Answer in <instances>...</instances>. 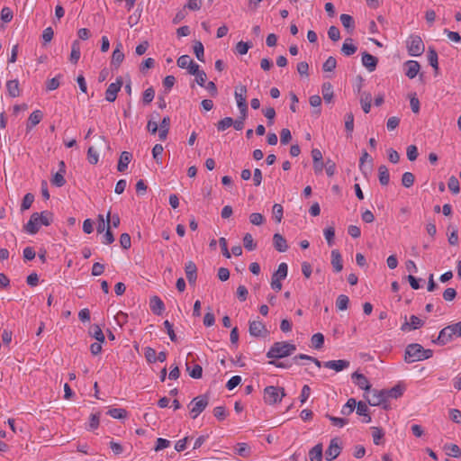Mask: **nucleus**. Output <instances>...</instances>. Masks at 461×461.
<instances>
[{
	"label": "nucleus",
	"instance_id": "obj_46",
	"mask_svg": "<svg viewBox=\"0 0 461 461\" xmlns=\"http://www.w3.org/2000/svg\"><path fill=\"white\" fill-rule=\"evenodd\" d=\"M114 241V236L113 233L111 230L110 227V211L108 212V228L105 230V233L103 236V243L109 245L112 244Z\"/></svg>",
	"mask_w": 461,
	"mask_h": 461
},
{
	"label": "nucleus",
	"instance_id": "obj_38",
	"mask_svg": "<svg viewBox=\"0 0 461 461\" xmlns=\"http://www.w3.org/2000/svg\"><path fill=\"white\" fill-rule=\"evenodd\" d=\"M356 405L357 401L354 398H349L346 404L343 405L340 411L341 414L345 416L351 414L354 411Z\"/></svg>",
	"mask_w": 461,
	"mask_h": 461
},
{
	"label": "nucleus",
	"instance_id": "obj_56",
	"mask_svg": "<svg viewBox=\"0 0 461 461\" xmlns=\"http://www.w3.org/2000/svg\"><path fill=\"white\" fill-rule=\"evenodd\" d=\"M155 97V90L153 87H149L143 92L142 102L144 104H150Z\"/></svg>",
	"mask_w": 461,
	"mask_h": 461
},
{
	"label": "nucleus",
	"instance_id": "obj_17",
	"mask_svg": "<svg viewBox=\"0 0 461 461\" xmlns=\"http://www.w3.org/2000/svg\"><path fill=\"white\" fill-rule=\"evenodd\" d=\"M349 365V361L345 359L330 360L323 363L324 367L335 370L336 372H340L348 368Z\"/></svg>",
	"mask_w": 461,
	"mask_h": 461
},
{
	"label": "nucleus",
	"instance_id": "obj_64",
	"mask_svg": "<svg viewBox=\"0 0 461 461\" xmlns=\"http://www.w3.org/2000/svg\"><path fill=\"white\" fill-rule=\"evenodd\" d=\"M292 140L291 131L289 129L284 128L280 131V142L283 145L288 144Z\"/></svg>",
	"mask_w": 461,
	"mask_h": 461
},
{
	"label": "nucleus",
	"instance_id": "obj_59",
	"mask_svg": "<svg viewBox=\"0 0 461 461\" xmlns=\"http://www.w3.org/2000/svg\"><path fill=\"white\" fill-rule=\"evenodd\" d=\"M144 356L148 363L152 364L157 361V352L150 347L145 348Z\"/></svg>",
	"mask_w": 461,
	"mask_h": 461
},
{
	"label": "nucleus",
	"instance_id": "obj_25",
	"mask_svg": "<svg viewBox=\"0 0 461 461\" xmlns=\"http://www.w3.org/2000/svg\"><path fill=\"white\" fill-rule=\"evenodd\" d=\"M247 87L245 86H239L235 88L234 95L237 101L238 107L248 104L246 101Z\"/></svg>",
	"mask_w": 461,
	"mask_h": 461
},
{
	"label": "nucleus",
	"instance_id": "obj_45",
	"mask_svg": "<svg viewBox=\"0 0 461 461\" xmlns=\"http://www.w3.org/2000/svg\"><path fill=\"white\" fill-rule=\"evenodd\" d=\"M107 414L113 419H124L127 416V411L122 408H113L107 411Z\"/></svg>",
	"mask_w": 461,
	"mask_h": 461
},
{
	"label": "nucleus",
	"instance_id": "obj_26",
	"mask_svg": "<svg viewBox=\"0 0 461 461\" xmlns=\"http://www.w3.org/2000/svg\"><path fill=\"white\" fill-rule=\"evenodd\" d=\"M170 129V118L169 116H165L160 122L158 137L160 140H165L167 137L168 131Z\"/></svg>",
	"mask_w": 461,
	"mask_h": 461
},
{
	"label": "nucleus",
	"instance_id": "obj_57",
	"mask_svg": "<svg viewBox=\"0 0 461 461\" xmlns=\"http://www.w3.org/2000/svg\"><path fill=\"white\" fill-rule=\"evenodd\" d=\"M272 212H273V216H274L275 220L277 222H281V221L283 219V214H284L283 206L279 203H275L272 208Z\"/></svg>",
	"mask_w": 461,
	"mask_h": 461
},
{
	"label": "nucleus",
	"instance_id": "obj_37",
	"mask_svg": "<svg viewBox=\"0 0 461 461\" xmlns=\"http://www.w3.org/2000/svg\"><path fill=\"white\" fill-rule=\"evenodd\" d=\"M372 95L370 93H364L360 104L365 113H368L371 109Z\"/></svg>",
	"mask_w": 461,
	"mask_h": 461
},
{
	"label": "nucleus",
	"instance_id": "obj_60",
	"mask_svg": "<svg viewBox=\"0 0 461 461\" xmlns=\"http://www.w3.org/2000/svg\"><path fill=\"white\" fill-rule=\"evenodd\" d=\"M62 77V75H58L57 77L51 78V79H49L47 82H46V88L48 91H53V90H56L60 83H59V78Z\"/></svg>",
	"mask_w": 461,
	"mask_h": 461
},
{
	"label": "nucleus",
	"instance_id": "obj_21",
	"mask_svg": "<svg viewBox=\"0 0 461 461\" xmlns=\"http://www.w3.org/2000/svg\"><path fill=\"white\" fill-rule=\"evenodd\" d=\"M404 66L406 68L405 75L410 79L416 77L420 69V65L416 60H408L404 63Z\"/></svg>",
	"mask_w": 461,
	"mask_h": 461
},
{
	"label": "nucleus",
	"instance_id": "obj_34",
	"mask_svg": "<svg viewBox=\"0 0 461 461\" xmlns=\"http://www.w3.org/2000/svg\"><path fill=\"white\" fill-rule=\"evenodd\" d=\"M379 182L382 185H387L390 181L389 170L386 166L381 165L378 167Z\"/></svg>",
	"mask_w": 461,
	"mask_h": 461
},
{
	"label": "nucleus",
	"instance_id": "obj_22",
	"mask_svg": "<svg viewBox=\"0 0 461 461\" xmlns=\"http://www.w3.org/2000/svg\"><path fill=\"white\" fill-rule=\"evenodd\" d=\"M273 245L278 252H285L288 249L287 241L280 233L274 234Z\"/></svg>",
	"mask_w": 461,
	"mask_h": 461
},
{
	"label": "nucleus",
	"instance_id": "obj_12",
	"mask_svg": "<svg viewBox=\"0 0 461 461\" xmlns=\"http://www.w3.org/2000/svg\"><path fill=\"white\" fill-rule=\"evenodd\" d=\"M341 447L339 444V438H334L330 440V446L325 451V457L328 461H332L335 458H337L340 452H341Z\"/></svg>",
	"mask_w": 461,
	"mask_h": 461
},
{
	"label": "nucleus",
	"instance_id": "obj_2",
	"mask_svg": "<svg viewBox=\"0 0 461 461\" xmlns=\"http://www.w3.org/2000/svg\"><path fill=\"white\" fill-rule=\"evenodd\" d=\"M53 221V213L50 211L41 212H33L28 222L23 226V230L29 234H36L41 226H49Z\"/></svg>",
	"mask_w": 461,
	"mask_h": 461
},
{
	"label": "nucleus",
	"instance_id": "obj_7",
	"mask_svg": "<svg viewBox=\"0 0 461 461\" xmlns=\"http://www.w3.org/2000/svg\"><path fill=\"white\" fill-rule=\"evenodd\" d=\"M285 396V393L283 387L270 385L264 389V401L267 404L280 402Z\"/></svg>",
	"mask_w": 461,
	"mask_h": 461
},
{
	"label": "nucleus",
	"instance_id": "obj_29",
	"mask_svg": "<svg viewBox=\"0 0 461 461\" xmlns=\"http://www.w3.org/2000/svg\"><path fill=\"white\" fill-rule=\"evenodd\" d=\"M331 265L335 272H340L343 268L342 258L338 249L331 251Z\"/></svg>",
	"mask_w": 461,
	"mask_h": 461
},
{
	"label": "nucleus",
	"instance_id": "obj_63",
	"mask_svg": "<svg viewBox=\"0 0 461 461\" xmlns=\"http://www.w3.org/2000/svg\"><path fill=\"white\" fill-rule=\"evenodd\" d=\"M263 114L267 119V125L271 126L274 123V119L276 117V111L273 107H268L262 110Z\"/></svg>",
	"mask_w": 461,
	"mask_h": 461
},
{
	"label": "nucleus",
	"instance_id": "obj_10",
	"mask_svg": "<svg viewBox=\"0 0 461 461\" xmlns=\"http://www.w3.org/2000/svg\"><path fill=\"white\" fill-rule=\"evenodd\" d=\"M249 332L250 336L255 338H266L269 334L266 325L258 320L249 321Z\"/></svg>",
	"mask_w": 461,
	"mask_h": 461
},
{
	"label": "nucleus",
	"instance_id": "obj_41",
	"mask_svg": "<svg viewBox=\"0 0 461 461\" xmlns=\"http://www.w3.org/2000/svg\"><path fill=\"white\" fill-rule=\"evenodd\" d=\"M311 342H312V346L315 348V349H320L323 347V344H324V336L322 333H315L312 335V339H311Z\"/></svg>",
	"mask_w": 461,
	"mask_h": 461
},
{
	"label": "nucleus",
	"instance_id": "obj_4",
	"mask_svg": "<svg viewBox=\"0 0 461 461\" xmlns=\"http://www.w3.org/2000/svg\"><path fill=\"white\" fill-rule=\"evenodd\" d=\"M455 337L461 338V321L443 328L437 339H433L432 342L439 346H445L451 342Z\"/></svg>",
	"mask_w": 461,
	"mask_h": 461
},
{
	"label": "nucleus",
	"instance_id": "obj_20",
	"mask_svg": "<svg viewBox=\"0 0 461 461\" xmlns=\"http://www.w3.org/2000/svg\"><path fill=\"white\" fill-rule=\"evenodd\" d=\"M149 307L152 312L158 316L161 315L165 311V304L163 301L157 295L150 298Z\"/></svg>",
	"mask_w": 461,
	"mask_h": 461
},
{
	"label": "nucleus",
	"instance_id": "obj_54",
	"mask_svg": "<svg viewBox=\"0 0 461 461\" xmlns=\"http://www.w3.org/2000/svg\"><path fill=\"white\" fill-rule=\"evenodd\" d=\"M414 181H415V176L412 173H411V172L403 173V175L402 176V185L404 187H406V188L411 187L414 184Z\"/></svg>",
	"mask_w": 461,
	"mask_h": 461
},
{
	"label": "nucleus",
	"instance_id": "obj_61",
	"mask_svg": "<svg viewBox=\"0 0 461 461\" xmlns=\"http://www.w3.org/2000/svg\"><path fill=\"white\" fill-rule=\"evenodd\" d=\"M100 423V414L95 413L90 415L89 423L87 429L88 430H94L98 428Z\"/></svg>",
	"mask_w": 461,
	"mask_h": 461
},
{
	"label": "nucleus",
	"instance_id": "obj_1",
	"mask_svg": "<svg viewBox=\"0 0 461 461\" xmlns=\"http://www.w3.org/2000/svg\"><path fill=\"white\" fill-rule=\"evenodd\" d=\"M404 385H402V384H397L391 389H372V391H370V395L365 394L364 396L371 406L383 405V408L384 410H387V400L389 398L397 399L401 397L404 392Z\"/></svg>",
	"mask_w": 461,
	"mask_h": 461
},
{
	"label": "nucleus",
	"instance_id": "obj_13",
	"mask_svg": "<svg viewBox=\"0 0 461 461\" xmlns=\"http://www.w3.org/2000/svg\"><path fill=\"white\" fill-rule=\"evenodd\" d=\"M351 377L354 380L356 385H357L360 389L366 391V393H367V395H370V391H372L371 384L368 379L363 374L354 372Z\"/></svg>",
	"mask_w": 461,
	"mask_h": 461
},
{
	"label": "nucleus",
	"instance_id": "obj_50",
	"mask_svg": "<svg viewBox=\"0 0 461 461\" xmlns=\"http://www.w3.org/2000/svg\"><path fill=\"white\" fill-rule=\"evenodd\" d=\"M233 122H234V120L231 117H225L217 122V124H216L217 130L219 131H223L226 129H228L229 127H230Z\"/></svg>",
	"mask_w": 461,
	"mask_h": 461
},
{
	"label": "nucleus",
	"instance_id": "obj_6",
	"mask_svg": "<svg viewBox=\"0 0 461 461\" xmlns=\"http://www.w3.org/2000/svg\"><path fill=\"white\" fill-rule=\"evenodd\" d=\"M208 404V394L204 393L194 397L188 405V407H190L191 418L194 420L196 419L198 415H200L205 410Z\"/></svg>",
	"mask_w": 461,
	"mask_h": 461
},
{
	"label": "nucleus",
	"instance_id": "obj_23",
	"mask_svg": "<svg viewBox=\"0 0 461 461\" xmlns=\"http://www.w3.org/2000/svg\"><path fill=\"white\" fill-rule=\"evenodd\" d=\"M343 27L347 30L349 34H352L355 31V20L354 18L347 14H342L339 17Z\"/></svg>",
	"mask_w": 461,
	"mask_h": 461
},
{
	"label": "nucleus",
	"instance_id": "obj_36",
	"mask_svg": "<svg viewBox=\"0 0 461 461\" xmlns=\"http://www.w3.org/2000/svg\"><path fill=\"white\" fill-rule=\"evenodd\" d=\"M371 429L374 444L377 446L383 444L382 439L384 437V432L383 429L379 427H372Z\"/></svg>",
	"mask_w": 461,
	"mask_h": 461
},
{
	"label": "nucleus",
	"instance_id": "obj_44",
	"mask_svg": "<svg viewBox=\"0 0 461 461\" xmlns=\"http://www.w3.org/2000/svg\"><path fill=\"white\" fill-rule=\"evenodd\" d=\"M252 46L253 44L251 41H240L236 44V51L240 55H245Z\"/></svg>",
	"mask_w": 461,
	"mask_h": 461
},
{
	"label": "nucleus",
	"instance_id": "obj_31",
	"mask_svg": "<svg viewBox=\"0 0 461 461\" xmlns=\"http://www.w3.org/2000/svg\"><path fill=\"white\" fill-rule=\"evenodd\" d=\"M6 89L8 95L11 97H17L21 95V90L19 87V81L17 79L9 80L6 82Z\"/></svg>",
	"mask_w": 461,
	"mask_h": 461
},
{
	"label": "nucleus",
	"instance_id": "obj_27",
	"mask_svg": "<svg viewBox=\"0 0 461 461\" xmlns=\"http://www.w3.org/2000/svg\"><path fill=\"white\" fill-rule=\"evenodd\" d=\"M427 58L429 64L434 68L435 74H438V53L435 48L429 46L427 51Z\"/></svg>",
	"mask_w": 461,
	"mask_h": 461
},
{
	"label": "nucleus",
	"instance_id": "obj_48",
	"mask_svg": "<svg viewBox=\"0 0 461 461\" xmlns=\"http://www.w3.org/2000/svg\"><path fill=\"white\" fill-rule=\"evenodd\" d=\"M349 299L345 294H340L336 300V307L339 311H345L348 309Z\"/></svg>",
	"mask_w": 461,
	"mask_h": 461
},
{
	"label": "nucleus",
	"instance_id": "obj_33",
	"mask_svg": "<svg viewBox=\"0 0 461 461\" xmlns=\"http://www.w3.org/2000/svg\"><path fill=\"white\" fill-rule=\"evenodd\" d=\"M309 458L311 461H322V444L318 443L309 451Z\"/></svg>",
	"mask_w": 461,
	"mask_h": 461
},
{
	"label": "nucleus",
	"instance_id": "obj_47",
	"mask_svg": "<svg viewBox=\"0 0 461 461\" xmlns=\"http://www.w3.org/2000/svg\"><path fill=\"white\" fill-rule=\"evenodd\" d=\"M337 67V60L334 57H329L322 64V70L324 72H332Z\"/></svg>",
	"mask_w": 461,
	"mask_h": 461
},
{
	"label": "nucleus",
	"instance_id": "obj_3",
	"mask_svg": "<svg viewBox=\"0 0 461 461\" xmlns=\"http://www.w3.org/2000/svg\"><path fill=\"white\" fill-rule=\"evenodd\" d=\"M433 350L426 349L420 344L411 343L409 344L404 352V361L412 363L421 361L432 357Z\"/></svg>",
	"mask_w": 461,
	"mask_h": 461
},
{
	"label": "nucleus",
	"instance_id": "obj_35",
	"mask_svg": "<svg viewBox=\"0 0 461 461\" xmlns=\"http://www.w3.org/2000/svg\"><path fill=\"white\" fill-rule=\"evenodd\" d=\"M80 59V43L77 40L74 41L71 46L70 61L77 64Z\"/></svg>",
	"mask_w": 461,
	"mask_h": 461
},
{
	"label": "nucleus",
	"instance_id": "obj_58",
	"mask_svg": "<svg viewBox=\"0 0 461 461\" xmlns=\"http://www.w3.org/2000/svg\"><path fill=\"white\" fill-rule=\"evenodd\" d=\"M236 454L242 457H248L250 454V447L247 443H239L236 449Z\"/></svg>",
	"mask_w": 461,
	"mask_h": 461
},
{
	"label": "nucleus",
	"instance_id": "obj_53",
	"mask_svg": "<svg viewBox=\"0 0 461 461\" xmlns=\"http://www.w3.org/2000/svg\"><path fill=\"white\" fill-rule=\"evenodd\" d=\"M50 182L53 185H55L57 187L63 186L66 184V179L64 177V174H62L61 172H56L53 175Z\"/></svg>",
	"mask_w": 461,
	"mask_h": 461
},
{
	"label": "nucleus",
	"instance_id": "obj_18",
	"mask_svg": "<svg viewBox=\"0 0 461 461\" xmlns=\"http://www.w3.org/2000/svg\"><path fill=\"white\" fill-rule=\"evenodd\" d=\"M186 278L190 285H194L197 279V267L193 261H188L185 266Z\"/></svg>",
	"mask_w": 461,
	"mask_h": 461
},
{
	"label": "nucleus",
	"instance_id": "obj_40",
	"mask_svg": "<svg viewBox=\"0 0 461 461\" xmlns=\"http://www.w3.org/2000/svg\"><path fill=\"white\" fill-rule=\"evenodd\" d=\"M186 370L189 372V375L194 379H200L203 375V367L195 364L192 369H190V366L188 363H186Z\"/></svg>",
	"mask_w": 461,
	"mask_h": 461
},
{
	"label": "nucleus",
	"instance_id": "obj_39",
	"mask_svg": "<svg viewBox=\"0 0 461 461\" xmlns=\"http://www.w3.org/2000/svg\"><path fill=\"white\" fill-rule=\"evenodd\" d=\"M193 49L196 59L199 61L204 62V48L203 43L200 41H195Z\"/></svg>",
	"mask_w": 461,
	"mask_h": 461
},
{
	"label": "nucleus",
	"instance_id": "obj_49",
	"mask_svg": "<svg viewBox=\"0 0 461 461\" xmlns=\"http://www.w3.org/2000/svg\"><path fill=\"white\" fill-rule=\"evenodd\" d=\"M301 359V360H309V361H312L318 367H321L322 366V363L313 357H311V356H308V355H305V354H299V355H296L293 357V361L294 363H298V360Z\"/></svg>",
	"mask_w": 461,
	"mask_h": 461
},
{
	"label": "nucleus",
	"instance_id": "obj_14",
	"mask_svg": "<svg viewBox=\"0 0 461 461\" xmlns=\"http://www.w3.org/2000/svg\"><path fill=\"white\" fill-rule=\"evenodd\" d=\"M122 44L118 42L112 54L111 66L117 69L124 59V53L122 51Z\"/></svg>",
	"mask_w": 461,
	"mask_h": 461
},
{
	"label": "nucleus",
	"instance_id": "obj_16",
	"mask_svg": "<svg viewBox=\"0 0 461 461\" xmlns=\"http://www.w3.org/2000/svg\"><path fill=\"white\" fill-rule=\"evenodd\" d=\"M424 325V321L416 315L410 317V321H405L401 327V330L407 331L412 330H418Z\"/></svg>",
	"mask_w": 461,
	"mask_h": 461
},
{
	"label": "nucleus",
	"instance_id": "obj_55",
	"mask_svg": "<svg viewBox=\"0 0 461 461\" xmlns=\"http://www.w3.org/2000/svg\"><path fill=\"white\" fill-rule=\"evenodd\" d=\"M229 412L224 406H217L213 409V415L218 420H225Z\"/></svg>",
	"mask_w": 461,
	"mask_h": 461
},
{
	"label": "nucleus",
	"instance_id": "obj_8",
	"mask_svg": "<svg viewBox=\"0 0 461 461\" xmlns=\"http://www.w3.org/2000/svg\"><path fill=\"white\" fill-rule=\"evenodd\" d=\"M406 47L410 56L418 57L420 56L424 50V43L419 35H411L406 41Z\"/></svg>",
	"mask_w": 461,
	"mask_h": 461
},
{
	"label": "nucleus",
	"instance_id": "obj_19",
	"mask_svg": "<svg viewBox=\"0 0 461 461\" xmlns=\"http://www.w3.org/2000/svg\"><path fill=\"white\" fill-rule=\"evenodd\" d=\"M312 157L313 160V168L316 174L322 172L324 163L322 161V153L319 149H312Z\"/></svg>",
	"mask_w": 461,
	"mask_h": 461
},
{
	"label": "nucleus",
	"instance_id": "obj_30",
	"mask_svg": "<svg viewBox=\"0 0 461 461\" xmlns=\"http://www.w3.org/2000/svg\"><path fill=\"white\" fill-rule=\"evenodd\" d=\"M43 113L40 110L33 111L28 119L27 122V130L32 129L34 126L40 123V122L42 120Z\"/></svg>",
	"mask_w": 461,
	"mask_h": 461
},
{
	"label": "nucleus",
	"instance_id": "obj_28",
	"mask_svg": "<svg viewBox=\"0 0 461 461\" xmlns=\"http://www.w3.org/2000/svg\"><path fill=\"white\" fill-rule=\"evenodd\" d=\"M357 50V47L353 44V39L347 38L341 47L342 54L348 57L355 54Z\"/></svg>",
	"mask_w": 461,
	"mask_h": 461
},
{
	"label": "nucleus",
	"instance_id": "obj_11",
	"mask_svg": "<svg viewBox=\"0 0 461 461\" xmlns=\"http://www.w3.org/2000/svg\"><path fill=\"white\" fill-rule=\"evenodd\" d=\"M123 85V80L122 77H118L114 83H112L108 86L105 91V100L109 103H113L116 100L118 92L121 90Z\"/></svg>",
	"mask_w": 461,
	"mask_h": 461
},
{
	"label": "nucleus",
	"instance_id": "obj_32",
	"mask_svg": "<svg viewBox=\"0 0 461 461\" xmlns=\"http://www.w3.org/2000/svg\"><path fill=\"white\" fill-rule=\"evenodd\" d=\"M321 94L325 103H330L333 98V86L330 82H325L321 86Z\"/></svg>",
	"mask_w": 461,
	"mask_h": 461
},
{
	"label": "nucleus",
	"instance_id": "obj_51",
	"mask_svg": "<svg viewBox=\"0 0 461 461\" xmlns=\"http://www.w3.org/2000/svg\"><path fill=\"white\" fill-rule=\"evenodd\" d=\"M447 187L453 194H458L460 191L459 181L455 176L448 178Z\"/></svg>",
	"mask_w": 461,
	"mask_h": 461
},
{
	"label": "nucleus",
	"instance_id": "obj_24",
	"mask_svg": "<svg viewBox=\"0 0 461 461\" xmlns=\"http://www.w3.org/2000/svg\"><path fill=\"white\" fill-rule=\"evenodd\" d=\"M131 153L128 151H122L118 161L117 170L119 172H124L127 169L128 165L131 162Z\"/></svg>",
	"mask_w": 461,
	"mask_h": 461
},
{
	"label": "nucleus",
	"instance_id": "obj_5",
	"mask_svg": "<svg viewBox=\"0 0 461 461\" xmlns=\"http://www.w3.org/2000/svg\"><path fill=\"white\" fill-rule=\"evenodd\" d=\"M296 350L294 344L287 341L275 342L267 352V357L271 359H279L291 356Z\"/></svg>",
	"mask_w": 461,
	"mask_h": 461
},
{
	"label": "nucleus",
	"instance_id": "obj_62",
	"mask_svg": "<svg viewBox=\"0 0 461 461\" xmlns=\"http://www.w3.org/2000/svg\"><path fill=\"white\" fill-rule=\"evenodd\" d=\"M87 160L90 164L95 165L98 163L99 156L94 147H89L87 149Z\"/></svg>",
	"mask_w": 461,
	"mask_h": 461
},
{
	"label": "nucleus",
	"instance_id": "obj_52",
	"mask_svg": "<svg viewBox=\"0 0 461 461\" xmlns=\"http://www.w3.org/2000/svg\"><path fill=\"white\" fill-rule=\"evenodd\" d=\"M33 201L34 195L32 193H27L23 198L21 211L23 212L25 210H28L32 206Z\"/></svg>",
	"mask_w": 461,
	"mask_h": 461
},
{
	"label": "nucleus",
	"instance_id": "obj_42",
	"mask_svg": "<svg viewBox=\"0 0 461 461\" xmlns=\"http://www.w3.org/2000/svg\"><path fill=\"white\" fill-rule=\"evenodd\" d=\"M243 245L244 248L249 251H252L257 249V243L254 241L253 237L250 233H246L244 235Z\"/></svg>",
	"mask_w": 461,
	"mask_h": 461
},
{
	"label": "nucleus",
	"instance_id": "obj_43",
	"mask_svg": "<svg viewBox=\"0 0 461 461\" xmlns=\"http://www.w3.org/2000/svg\"><path fill=\"white\" fill-rule=\"evenodd\" d=\"M90 334L93 338L101 343L104 342L105 340L104 335L97 324H95L91 327Z\"/></svg>",
	"mask_w": 461,
	"mask_h": 461
},
{
	"label": "nucleus",
	"instance_id": "obj_9",
	"mask_svg": "<svg viewBox=\"0 0 461 461\" xmlns=\"http://www.w3.org/2000/svg\"><path fill=\"white\" fill-rule=\"evenodd\" d=\"M288 267L286 263H281L276 272L273 273L271 278V288L276 292L282 289L281 281L287 276Z\"/></svg>",
	"mask_w": 461,
	"mask_h": 461
},
{
	"label": "nucleus",
	"instance_id": "obj_15",
	"mask_svg": "<svg viewBox=\"0 0 461 461\" xmlns=\"http://www.w3.org/2000/svg\"><path fill=\"white\" fill-rule=\"evenodd\" d=\"M362 64L369 72H373L377 67L378 59L370 53L364 51L362 53Z\"/></svg>",
	"mask_w": 461,
	"mask_h": 461
}]
</instances>
